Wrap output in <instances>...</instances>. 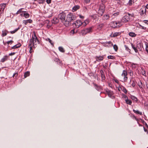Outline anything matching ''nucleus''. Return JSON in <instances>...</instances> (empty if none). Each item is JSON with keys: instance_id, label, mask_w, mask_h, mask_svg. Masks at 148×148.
I'll return each mask as SVG.
<instances>
[{"instance_id": "nucleus-1", "label": "nucleus", "mask_w": 148, "mask_h": 148, "mask_svg": "<svg viewBox=\"0 0 148 148\" xmlns=\"http://www.w3.org/2000/svg\"><path fill=\"white\" fill-rule=\"evenodd\" d=\"M39 42L36 36L35 32H33L32 34V38L30 39L29 44L34 46L39 43Z\"/></svg>"}, {"instance_id": "nucleus-2", "label": "nucleus", "mask_w": 148, "mask_h": 148, "mask_svg": "<svg viewBox=\"0 0 148 148\" xmlns=\"http://www.w3.org/2000/svg\"><path fill=\"white\" fill-rule=\"evenodd\" d=\"M92 27H90L86 28L82 30L80 32V33L82 35L84 36L87 34L91 33L92 32Z\"/></svg>"}, {"instance_id": "nucleus-3", "label": "nucleus", "mask_w": 148, "mask_h": 148, "mask_svg": "<svg viewBox=\"0 0 148 148\" xmlns=\"http://www.w3.org/2000/svg\"><path fill=\"white\" fill-rule=\"evenodd\" d=\"M130 16H132V15H131L129 13L125 15L123 17L121 20V22L123 23H125L128 22L130 20Z\"/></svg>"}, {"instance_id": "nucleus-4", "label": "nucleus", "mask_w": 148, "mask_h": 148, "mask_svg": "<svg viewBox=\"0 0 148 148\" xmlns=\"http://www.w3.org/2000/svg\"><path fill=\"white\" fill-rule=\"evenodd\" d=\"M75 17L73 14L70 13L67 15L65 21L70 22L72 21L75 20Z\"/></svg>"}, {"instance_id": "nucleus-5", "label": "nucleus", "mask_w": 148, "mask_h": 148, "mask_svg": "<svg viewBox=\"0 0 148 148\" xmlns=\"http://www.w3.org/2000/svg\"><path fill=\"white\" fill-rule=\"evenodd\" d=\"M121 22L114 21L111 22L110 25L113 28H116L121 26L122 24H121Z\"/></svg>"}, {"instance_id": "nucleus-6", "label": "nucleus", "mask_w": 148, "mask_h": 148, "mask_svg": "<svg viewBox=\"0 0 148 148\" xmlns=\"http://www.w3.org/2000/svg\"><path fill=\"white\" fill-rule=\"evenodd\" d=\"M66 14L64 12L60 13L58 15V18L61 20V21L63 22L65 21Z\"/></svg>"}, {"instance_id": "nucleus-7", "label": "nucleus", "mask_w": 148, "mask_h": 148, "mask_svg": "<svg viewBox=\"0 0 148 148\" xmlns=\"http://www.w3.org/2000/svg\"><path fill=\"white\" fill-rule=\"evenodd\" d=\"M127 72L126 71L124 70L123 71V73L122 74L121 76L124 77V82H126L127 79Z\"/></svg>"}, {"instance_id": "nucleus-8", "label": "nucleus", "mask_w": 148, "mask_h": 148, "mask_svg": "<svg viewBox=\"0 0 148 148\" xmlns=\"http://www.w3.org/2000/svg\"><path fill=\"white\" fill-rule=\"evenodd\" d=\"M76 28H79L81 25H82V22L80 20H77L74 23Z\"/></svg>"}, {"instance_id": "nucleus-9", "label": "nucleus", "mask_w": 148, "mask_h": 148, "mask_svg": "<svg viewBox=\"0 0 148 148\" xmlns=\"http://www.w3.org/2000/svg\"><path fill=\"white\" fill-rule=\"evenodd\" d=\"M93 84L94 86L95 89L97 91H100L102 90V87L101 86L98 85L94 83H93Z\"/></svg>"}, {"instance_id": "nucleus-10", "label": "nucleus", "mask_w": 148, "mask_h": 148, "mask_svg": "<svg viewBox=\"0 0 148 148\" xmlns=\"http://www.w3.org/2000/svg\"><path fill=\"white\" fill-rule=\"evenodd\" d=\"M106 92L109 97L112 98H114V96H112L113 95V92L112 91L107 89L106 90Z\"/></svg>"}, {"instance_id": "nucleus-11", "label": "nucleus", "mask_w": 148, "mask_h": 148, "mask_svg": "<svg viewBox=\"0 0 148 148\" xmlns=\"http://www.w3.org/2000/svg\"><path fill=\"white\" fill-rule=\"evenodd\" d=\"M6 4L3 3L0 4V13L1 14L3 12L4 10Z\"/></svg>"}, {"instance_id": "nucleus-12", "label": "nucleus", "mask_w": 148, "mask_h": 148, "mask_svg": "<svg viewBox=\"0 0 148 148\" xmlns=\"http://www.w3.org/2000/svg\"><path fill=\"white\" fill-rule=\"evenodd\" d=\"M100 73L101 76L102 81H103L105 80L106 78L105 76L104 75V72L103 70H101L100 71Z\"/></svg>"}, {"instance_id": "nucleus-13", "label": "nucleus", "mask_w": 148, "mask_h": 148, "mask_svg": "<svg viewBox=\"0 0 148 148\" xmlns=\"http://www.w3.org/2000/svg\"><path fill=\"white\" fill-rule=\"evenodd\" d=\"M96 61H100L102 60L103 59V56H96L95 57Z\"/></svg>"}, {"instance_id": "nucleus-14", "label": "nucleus", "mask_w": 148, "mask_h": 148, "mask_svg": "<svg viewBox=\"0 0 148 148\" xmlns=\"http://www.w3.org/2000/svg\"><path fill=\"white\" fill-rule=\"evenodd\" d=\"M104 26L103 23H101L97 26V29L99 31Z\"/></svg>"}, {"instance_id": "nucleus-15", "label": "nucleus", "mask_w": 148, "mask_h": 148, "mask_svg": "<svg viewBox=\"0 0 148 148\" xmlns=\"http://www.w3.org/2000/svg\"><path fill=\"white\" fill-rule=\"evenodd\" d=\"M8 32H9L6 30L2 31L1 36L4 37L6 36Z\"/></svg>"}, {"instance_id": "nucleus-16", "label": "nucleus", "mask_w": 148, "mask_h": 148, "mask_svg": "<svg viewBox=\"0 0 148 148\" xmlns=\"http://www.w3.org/2000/svg\"><path fill=\"white\" fill-rule=\"evenodd\" d=\"M104 11H103V10H101L99 9L98 12V16H102L103 14Z\"/></svg>"}, {"instance_id": "nucleus-17", "label": "nucleus", "mask_w": 148, "mask_h": 148, "mask_svg": "<svg viewBox=\"0 0 148 148\" xmlns=\"http://www.w3.org/2000/svg\"><path fill=\"white\" fill-rule=\"evenodd\" d=\"M80 8V6L79 5H76L74 6L72 8L73 11L75 12L77 10L79 9Z\"/></svg>"}, {"instance_id": "nucleus-18", "label": "nucleus", "mask_w": 148, "mask_h": 148, "mask_svg": "<svg viewBox=\"0 0 148 148\" xmlns=\"http://www.w3.org/2000/svg\"><path fill=\"white\" fill-rule=\"evenodd\" d=\"M8 58V56H5L1 59V62H3L5 61H6Z\"/></svg>"}, {"instance_id": "nucleus-19", "label": "nucleus", "mask_w": 148, "mask_h": 148, "mask_svg": "<svg viewBox=\"0 0 148 148\" xmlns=\"http://www.w3.org/2000/svg\"><path fill=\"white\" fill-rule=\"evenodd\" d=\"M89 19H86L83 22H82V25L83 26H85L87 24H88L89 23Z\"/></svg>"}, {"instance_id": "nucleus-20", "label": "nucleus", "mask_w": 148, "mask_h": 148, "mask_svg": "<svg viewBox=\"0 0 148 148\" xmlns=\"http://www.w3.org/2000/svg\"><path fill=\"white\" fill-rule=\"evenodd\" d=\"M131 45L132 47V48L135 51L136 53H137L138 52V50L137 49V48L138 47V46H137V47H135L134 45L132 43H131Z\"/></svg>"}, {"instance_id": "nucleus-21", "label": "nucleus", "mask_w": 148, "mask_h": 148, "mask_svg": "<svg viewBox=\"0 0 148 148\" xmlns=\"http://www.w3.org/2000/svg\"><path fill=\"white\" fill-rule=\"evenodd\" d=\"M59 22V19L57 18H54L53 19L52 23L54 24H56Z\"/></svg>"}, {"instance_id": "nucleus-22", "label": "nucleus", "mask_w": 148, "mask_h": 148, "mask_svg": "<svg viewBox=\"0 0 148 148\" xmlns=\"http://www.w3.org/2000/svg\"><path fill=\"white\" fill-rule=\"evenodd\" d=\"M23 16H24L25 18H29V14L27 13L26 11H24V13L23 14Z\"/></svg>"}, {"instance_id": "nucleus-23", "label": "nucleus", "mask_w": 148, "mask_h": 148, "mask_svg": "<svg viewBox=\"0 0 148 148\" xmlns=\"http://www.w3.org/2000/svg\"><path fill=\"white\" fill-rule=\"evenodd\" d=\"M125 101L126 104L129 105H131L132 104V101L131 100L129 99L128 98L126 100H125Z\"/></svg>"}, {"instance_id": "nucleus-24", "label": "nucleus", "mask_w": 148, "mask_h": 148, "mask_svg": "<svg viewBox=\"0 0 148 148\" xmlns=\"http://www.w3.org/2000/svg\"><path fill=\"white\" fill-rule=\"evenodd\" d=\"M110 16L108 15H105L103 16V20H106L109 18Z\"/></svg>"}, {"instance_id": "nucleus-25", "label": "nucleus", "mask_w": 148, "mask_h": 148, "mask_svg": "<svg viewBox=\"0 0 148 148\" xmlns=\"http://www.w3.org/2000/svg\"><path fill=\"white\" fill-rule=\"evenodd\" d=\"M129 35L130 36L132 37H135L136 36V35L134 32H130L129 33Z\"/></svg>"}, {"instance_id": "nucleus-26", "label": "nucleus", "mask_w": 148, "mask_h": 148, "mask_svg": "<svg viewBox=\"0 0 148 148\" xmlns=\"http://www.w3.org/2000/svg\"><path fill=\"white\" fill-rule=\"evenodd\" d=\"M130 98L132 100H134L136 102H137L138 101V99L137 97L134 96L132 95H131Z\"/></svg>"}, {"instance_id": "nucleus-27", "label": "nucleus", "mask_w": 148, "mask_h": 148, "mask_svg": "<svg viewBox=\"0 0 148 148\" xmlns=\"http://www.w3.org/2000/svg\"><path fill=\"white\" fill-rule=\"evenodd\" d=\"M33 46V45H32L30 44H29L28 47L30 48L29 52L30 53H32L33 52L32 47Z\"/></svg>"}, {"instance_id": "nucleus-28", "label": "nucleus", "mask_w": 148, "mask_h": 148, "mask_svg": "<svg viewBox=\"0 0 148 148\" xmlns=\"http://www.w3.org/2000/svg\"><path fill=\"white\" fill-rule=\"evenodd\" d=\"M133 111L134 112L136 113L137 114H140V115H142V112H139L138 110H136L134 109V110H133Z\"/></svg>"}, {"instance_id": "nucleus-29", "label": "nucleus", "mask_w": 148, "mask_h": 148, "mask_svg": "<svg viewBox=\"0 0 148 148\" xmlns=\"http://www.w3.org/2000/svg\"><path fill=\"white\" fill-rule=\"evenodd\" d=\"M105 8V5L103 4H102L100 5L99 9L101 10H103V11H104Z\"/></svg>"}, {"instance_id": "nucleus-30", "label": "nucleus", "mask_w": 148, "mask_h": 148, "mask_svg": "<svg viewBox=\"0 0 148 148\" xmlns=\"http://www.w3.org/2000/svg\"><path fill=\"white\" fill-rule=\"evenodd\" d=\"M120 34V32H115L113 34L112 37H115L118 36H119Z\"/></svg>"}, {"instance_id": "nucleus-31", "label": "nucleus", "mask_w": 148, "mask_h": 148, "mask_svg": "<svg viewBox=\"0 0 148 148\" xmlns=\"http://www.w3.org/2000/svg\"><path fill=\"white\" fill-rule=\"evenodd\" d=\"M46 40L48 41L51 44V45L53 47L54 45L53 43L52 42V40H51L49 38H47L46 39Z\"/></svg>"}, {"instance_id": "nucleus-32", "label": "nucleus", "mask_w": 148, "mask_h": 148, "mask_svg": "<svg viewBox=\"0 0 148 148\" xmlns=\"http://www.w3.org/2000/svg\"><path fill=\"white\" fill-rule=\"evenodd\" d=\"M30 72L29 71H27L26 72L24 75V78H26L27 77H28L29 75Z\"/></svg>"}, {"instance_id": "nucleus-33", "label": "nucleus", "mask_w": 148, "mask_h": 148, "mask_svg": "<svg viewBox=\"0 0 148 148\" xmlns=\"http://www.w3.org/2000/svg\"><path fill=\"white\" fill-rule=\"evenodd\" d=\"M59 50L61 52L64 53L65 52L64 49L62 47H60L58 48Z\"/></svg>"}, {"instance_id": "nucleus-34", "label": "nucleus", "mask_w": 148, "mask_h": 148, "mask_svg": "<svg viewBox=\"0 0 148 148\" xmlns=\"http://www.w3.org/2000/svg\"><path fill=\"white\" fill-rule=\"evenodd\" d=\"M34 1H37L39 4L43 3L45 0H34Z\"/></svg>"}, {"instance_id": "nucleus-35", "label": "nucleus", "mask_w": 148, "mask_h": 148, "mask_svg": "<svg viewBox=\"0 0 148 148\" xmlns=\"http://www.w3.org/2000/svg\"><path fill=\"white\" fill-rule=\"evenodd\" d=\"M19 29V27H18V28L10 32L11 34H14Z\"/></svg>"}, {"instance_id": "nucleus-36", "label": "nucleus", "mask_w": 148, "mask_h": 148, "mask_svg": "<svg viewBox=\"0 0 148 148\" xmlns=\"http://www.w3.org/2000/svg\"><path fill=\"white\" fill-rule=\"evenodd\" d=\"M21 46V45L20 44H19L18 45H16L13 47H12V49H15L16 48H19Z\"/></svg>"}, {"instance_id": "nucleus-37", "label": "nucleus", "mask_w": 148, "mask_h": 148, "mask_svg": "<svg viewBox=\"0 0 148 148\" xmlns=\"http://www.w3.org/2000/svg\"><path fill=\"white\" fill-rule=\"evenodd\" d=\"M122 97L125 101V100H126L128 98V97L126 95L124 94H122Z\"/></svg>"}, {"instance_id": "nucleus-38", "label": "nucleus", "mask_w": 148, "mask_h": 148, "mask_svg": "<svg viewBox=\"0 0 148 148\" xmlns=\"http://www.w3.org/2000/svg\"><path fill=\"white\" fill-rule=\"evenodd\" d=\"M108 58L109 59H114L115 58V57L112 56H108Z\"/></svg>"}, {"instance_id": "nucleus-39", "label": "nucleus", "mask_w": 148, "mask_h": 148, "mask_svg": "<svg viewBox=\"0 0 148 148\" xmlns=\"http://www.w3.org/2000/svg\"><path fill=\"white\" fill-rule=\"evenodd\" d=\"M23 9V8H21L20 9H19V10H18L17 11V12L16 13V14H18L21 13L22 12V11H22V10Z\"/></svg>"}, {"instance_id": "nucleus-40", "label": "nucleus", "mask_w": 148, "mask_h": 148, "mask_svg": "<svg viewBox=\"0 0 148 148\" xmlns=\"http://www.w3.org/2000/svg\"><path fill=\"white\" fill-rule=\"evenodd\" d=\"M122 90L125 93L127 94V91L125 87L122 86Z\"/></svg>"}, {"instance_id": "nucleus-41", "label": "nucleus", "mask_w": 148, "mask_h": 148, "mask_svg": "<svg viewBox=\"0 0 148 148\" xmlns=\"http://www.w3.org/2000/svg\"><path fill=\"white\" fill-rule=\"evenodd\" d=\"M146 9H145V10H141V12L140 13V15L141 16L143 15L144 14H146Z\"/></svg>"}, {"instance_id": "nucleus-42", "label": "nucleus", "mask_w": 148, "mask_h": 148, "mask_svg": "<svg viewBox=\"0 0 148 148\" xmlns=\"http://www.w3.org/2000/svg\"><path fill=\"white\" fill-rule=\"evenodd\" d=\"M113 48H114V49L116 51H117V50H118V47L116 45H114L113 46Z\"/></svg>"}, {"instance_id": "nucleus-43", "label": "nucleus", "mask_w": 148, "mask_h": 148, "mask_svg": "<svg viewBox=\"0 0 148 148\" xmlns=\"http://www.w3.org/2000/svg\"><path fill=\"white\" fill-rule=\"evenodd\" d=\"M133 1V0H129L128 4L129 5H132Z\"/></svg>"}, {"instance_id": "nucleus-44", "label": "nucleus", "mask_w": 148, "mask_h": 148, "mask_svg": "<svg viewBox=\"0 0 148 148\" xmlns=\"http://www.w3.org/2000/svg\"><path fill=\"white\" fill-rule=\"evenodd\" d=\"M13 41L12 40H10V41H7L6 43L8 44H11L13 42Z\"/></svg>"}, {"instance_id": "nucleus-45", "label": "nucleus", "mask_w": 148, "mask_h": 148, "mask_svg": "<svg viewBox=\"0 0 148 148\" xmlns=\"http://www.w3.org/2000/svg\"><path fill=\"white\" fill-rule=\"evenodd\" d=\"M54 60L55 61L57 62L58 63H60V60L59 59L56 58L54 59Z\"/></svg>"}, {"instance_id": "nucleus-46", "label": "nucleus", "mask_w": 148, "mask_h": 148, "mask_svg": "<svg viewBox=\"0 0 148 148\" xmlns=\"http://www.w3.org/2000/svg\"><path fill=\"white\" fill-rule=\"evenodd\" d=\"M83 10L84 12H86L88 10L86 6H84L83 7Z\"/></svg>"}, {"instance_id": "nucleus-47", "label": "nucleus", "mask_w": 148, "mask_h": 148, "mask_svg": "<svg viewBox=\"0 0 148 148\" xmlns=\"http://www.w3.org/2000/svg\"><path fill=\"white\" fill-rule=\"evenodd\" d=\"M90 0H84V4H86L90 2Z\"/></svg>"}, {"instance_id": "nucleus-48", "label": "nucleus", "mask_w": 148, "mask_h": 148, "mask_svg": "<svg viewBox=\"0 0 148 148\" xmlns=\"http://www.w3.org/2000/svg\"><path fill=\"white\" fill-rule=\"evenodd\" d=\"M18 75V73L17 72L14 73L13 75V77H16Z\"/></svg>"}, {"instance_id": "nucleus-49", "label": "nucleus", "mask_w": 148, "mask_h": 148, "mask_svg": "<svg viewBox=\"0 0 148 148\" xmlns=\"http://www.w3.org/2000/svg\"><path fill=\"white\" fill-rule=\"evenodd\" d=\"M136 64H135L133 63L132 64V67L134 68H136Z\"/></svg>"}, {"instance_id": "nucleus-50", "label": "nucleus", "mask_w": 148, "mask_h": 148, "mask_svg": "<svg viewBox=\"0 0 148 148\" xmlns=\"http://www.w3.org/2000/svg\"><path fill=\"white\" fill-rule=\"evenodd\" d=\"M27 23H31L32 22V20L30 19L27 20Z\"/></svg>"}, {"instance_id": "nucleus-51", "label": "nucleus", "mask_w": 148, "mask_h": 148, "mask_svg": "<svg viewBox=\"0 0 148 148\" xmlns=\"http://www.w3.org/2000/svg\"><path fill=\"white\" fill-rule=\"evenodd\" d=\"M23 23L25 24V25H27V21L26 20H23Z\"/></svg>"}, {"instance_id": "nucleus-52", "label": "nucleus", "mask_w": 148, "mask_h": 148, "mask_svg": "<svg viewBox=\"0 0 148 148\" xmlns=\"http://www.w3.org/2000/svg\"><path fill=\"white\" fill-rule=\"evenodd\" d=\"M122 88L121 87H120V86H119L118 87V90L119 91H120L121 90H122Z\"/></svg>"}, {"instance_id": "nucleus-53", "label": "nucleus", "mask_w": 148, "mask_h": 148, "mask_svg": "<svg viewBox=\"0 0 148 148\" xmlns=\"http://www.w3.org/2000/svg\"><path fill=\"white\" fill-rule=\"evenodd\" d=\"M119 12H117L116 13H114L113 14V15L114 16H117V15H119Z\"/></svg>"}, {"instance_id": "nucleus-54", "label": "nucleus", "mask_w": 148, "mask_h": 148, "mask_svg": "<svg viewBox=\"0 0 148 148\" xmlns=\"http://www.w3.org/2000/svg\"><path fill=\"white\" fill-rule=\"evenodd\" d=\"M51 0H46V2L47 3L49 4L51 3Z\"/></svg>"}, {"instance_id": "nucleus-55", "label": "nucleus", "mask_w": 148, "mask_h": 148, "mask_svg": "<svg viewBox=\"0 0 148 148\" xmlns=\"http://www.w3.org/2000/svg\"><path fill=\"white\" fill-rule=\"evenodd\" d=\"M143 72H142V74L143 75L146 76V72H145V70H143Z\"/></svg>"}, {"instance_id": "nucleus-56", "label": "nucleus", "mask_w": 148, "mask_h": 148, "mask_svg": "<svg viewBox=\"0 0 148 148\" xmlns=\"http://www.w3.org/2000/svg\"><path fill=\"white\" fill-rule=\"evenodd\" d=\"M15 52L11 53H9V55L10 56H13V55H14V54H15Z\"/></svg>"}, {"instance_id": "nucleus-57", "label": "nucleus", "mask_w": 148, "mask_h": 148, "mask_svg": "<svg viewBox=\"0 0 148 148\" xmlns=\"http://www.w3.org/2000/svg\"><path fill=\"white\" fill-rule=\"evenodd\" d=\"M114 80L115 82H116V83H117L118 84H119V81L117 79H114Z\"/></svg>"}, {"instance_id": "nucleus-58", "label": "nucleus", "mask_w": 148, "mask_h": 148, "mask_svg": "<svg viewBox=\"0 0 148 148\" xmlns=\"http://www.w3.org/2000/svg\"><path fill=\"white\" fill-rule=\"evenodd\" d=\"M71 33L73 34H74L75 33V30L74 29L71 30Z\"/></svg>"}, {"instance_id": "nucleus-59", "label": "nucleus", "mask_w": 148, "mask_h": 148, "mask_svg": "<svg viewBox=\"0 0 148 148\" xmlns=\"http://www.w3.org/2000/svg\"><path fill=\"white\" fill-rule=\"evenodd\" d=\"M25 11H23L22 12L20 13V16H23V14L24 13V12Z\"/></svg>"}, {"instance_id": "nucleus-60", "label": "nucleus", "mask_w": 148, "mask_h": 148, "mask_svg": "<svg viewBox=\"0 0 148 148\" xmlns=\"http://www.w3.org/2000/svg\"><path fill=\"white\" fill-rule=\"evenodd\" d=\"M144 23L148 25V21L147 20H144Z\"/></svg>"}, {"instance_id": "nucleus-61", "label": "nucleus", "mask_w": 148, "mask_h": 148, "mask_svg": "<svg viewBox=\"0 0 148 148\" xmlns=\"http://www.w3.org/2000/svg\"><path fill=\"white\" fill-rule=\"evenodd\" d=\"M126 49L127 51H129V52H130L131 50L128 47H126Z\"/></svg>"}, {"instance_id": "nucleus-62", "label": "nucleus", "mask_w": 148, "mask_h": 148, "mask_svg": "<svg viewBox=\"0 0 148 148\" xmlns=\"http://www.w3.org/2000/svg\"><path fill=\"white\" fill-rule=\"evenodd\" d=\"M79 17L81 18H84V16H82V15H79Z\"/></svg>"}, {"instance_id": "nucleus-63", "label": "nucleus", "mask_w": 148, "mask_h": 148, "mask_svg": "<svg viewBox=\"0 0 148 148\" xmlns=\"http://www.w3.org/2000/svg\"><path fill=\"white\" fill-rule=\"evenodd\" d=\"M146 87L148 88V81L146 82Z\"/></svg>"}, {"instance_id": "nucleus-64", "label": "nucleus", "mask_w": 148, "mask_h": 148, "mask_svg": "<svg viewBox=\"0 0 148 148\" xmlns=\"http://www.w3.org/2000/svg\"><path fill=\"white\" fill-rule=\"evenodd\" d=\"M146 28L145 27L142 26V29H146Z\"/></svg>"}]
</instances>
